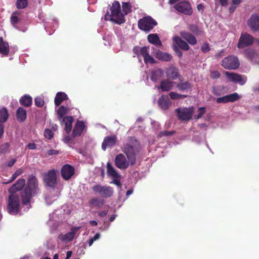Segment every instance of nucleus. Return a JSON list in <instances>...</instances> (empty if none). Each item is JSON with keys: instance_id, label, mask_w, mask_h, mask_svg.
Listing matches in <instances>:
<instances>
[{"instance_id": "17", "label": "nucleus", "mask_w": 259, "mask_h": 259, "mask_svg": "<svg viewBox=\"0 0 259 259\" xmlns=\"http://www.w3.org/2000/svg\"><path fill=\"white\" fill-rule=\"evenodd\" d=\"M80 227H72L70 231L65 235H61L59 236V238L65 242H69L72 241L74 238L75 234L78 230L80 229Z\"/></svg>"}, {"instance_id": "31", "label": "nucleus", "mask_w": 259, "mask_h": 259, "mask_svg": "<svg viewBox=\"0 0 259 259\" xmlns=\"http://www.w3.org/2000/svg\"><path fill=\"white\" fill-rule=\"evenodd\" d=\"M176 87L181 91H188L191 90L192 84L189 81H186L177 83Z\"/></svg>"}, {"instance_id": "18", "label": "nucleus", "mask_w": 259, "mask_h": 259, "mask_svg": "<svg viewBox=\"0 0 259 259\" xmlns=\"http://www.w3.org/2000/svg\"><path fill=\"white\" fill-rule=\"evenodd\" d=\"M172 41L174 47L177 46L184 51H188L190 49V47L188 44L178 36L173 37Z\"/></svg>"}, {"instance_id": "3", "label": "nucleus", "mask_w": 259, "mask_h": 259, "mask_svg": "<svg viewBox=\"0 0 259 259\" xmlns=\"http://www.w3.org/2000/svg\"><path fill=\"white\" fill-rule=\"evenodd\" d=\"M111 14L105 15V19L106 20H110L117 24H122L125 22L123 13L121 11L120 5L118 1L114 2L110 8Z\"/></svg>"}, {"instance_id": "61", "label": "nucleus", "mask_w": 259, "mask_h": 259, "mask_svg": "<svg viewBox=\"0 0 259 259\" xmlns=\"http://www.w3.org/2000/svg\"><path fill=\"white\" fill-rule=\"evenodd\" d=\"M16 162V160L15 159H12L10 161H9L8 163V165L9 167L12 166Z\"/></svg>"}, {"instance_id": "47", "label": "nucleus", "mask_w": 259, "mask_h": 259, "mask_svg": "<svg viewBox=\"0 0 259 259\" xmlns=\"http://www.w3.org/2000/svg\"><path fill=\"white\" fill-rule=\"evenodd\" d=\"M34 102H35V105L37 107H42L44 104V100L41 98L39 97H36L35 99Z\"/></svg>"}, {"instance_id": "28", "label": "nucleus", "mask_w": 259, "mask_h": 259, "mask_svg": "<svg viewBox=\"0 0 259 259\" xmlns=\"http://www.w3.org/2000/svg\"><path fill=\"white\" fill-rule=\"evenodd\" d=\"M245 54L247 58L253 60L258 57L259 52L256 50L249 48L245 51Z\"/></svg>"}, {"instance_id": "4", "label": "nucleus", "mask_w": 259, "mask_h": 259, "mask_svg": "<svg viewBox=\"0 0 259 259\" xmlns=\"http://www.w3.org/2000/svg\"><path fill=\"white\" fill-rule=\"evenodd\" d=\"M20 206L19 197L17 194L12 193L9 197L8 209L11 214H16L18 212Z\"/></svg>"}, {"instance_id": "16", "label": "nucleus", "mask_w": 259, "mask_h": 259, "mask_svg": "<svg viewBox=\"0 0 259 259\" xmlns=\"http://www.w3.org/2000/svg\"><path fill=\"white\" fill-rule=\"evenodd\" d=\"M165 73L167 78L170 80H175L180 76L178 69L174 66L167 68Z\"/></svg>"}, {"instance_id": "15", "label": "nucleus", "mask_w": 259, "mask_h": 259, "mask_svg": "<svg viewBox=\"0 0 259 259\" xmlns=\"http://www.w3.org/2000/svg\"><path fill=\"white\" fill-rule=\"evenodd\" d=\"M74 174V168L73 166L66 164L62 167L61 175L64 180H69Z\"/></svg>"}, {"instance_id": "36", "label": "nucleus", "mask_w": 259, "mask_h": 259, "mask_svg": "<svg viewBox=\"0 0 259 259\" xmlns=\"http://www.w3.org/2000/svg\"><path fill=\"white\" fill-rule=\"evenodd\" d=\"M9 117V114L6 108H3L0 110V123L6 122Z\"/></svg>"}, {"instance_id": "19", "label": "nucleus", "mask_w": 259, "mask_h": 259, "mask_svg": "<svg viewBox=\"0 0 259 259\" xmlns=\"http://www.w3.org/2000/svg\"><path fill=\"white\" fill-rule=\"evenodd\" d=\"M248 25L253 31L259 30V16L253 14L248 21Z\"/></svg>"}, {"instance_id": "2", "label": "nucleus", "mask_w": 259, "mask_h": 259, "mask_svg": "<svg viewBox=\"0 0 259 259\" xmlns=\"http://www.w3.org/2000/svg\"><path fill=\"white\" fill-rule=\"evenodd\" d=\"M139 144L133 137H131L128 142L121 147V151L126 155L131 165H134L136 160V154L139 151Z\"/></svg>"}, {"instance_id": "45", "label": "nucleus", "mask_w": 259, "mask_h": 259, "mask_svg": "<svg viewBox=\"0 0 259 259\" xmlns=\"http://www.w3.org/2000/svg\"><path fill=\"white\" fill-rule=\"evenodd\" d=\"M23 172V169L22 168H19L17 169L12 175L11 179L9 182L6 183V184L10 183L14 181L19 176L21 175Z\"/></svg>"}, {"instance_id": "39", "label": "nucleus", "mask_w": 259, "mask_h": 259, "mask_svg": "<svg viewBox=\"0 0 259 259\" xmlns=\"http://www.w3.org/2000/svg\"><path fill=\"white\" fill-rule=\"evenodd\" d=\"M189 29L196 35H202L204 33L203 31L199 28L196 25H190L189 27Z\"/></svg>"}, {"instance_id": "40", "label": "nucleus", "mask_w": 259, "mask_h": 259, "mask_svg": "<svg viewBox=\"0 0 259 259\" xmlns=\"http://www.w3.org/2000/svg\"><path fill=\"white\" fill-rule=\"evenodd\" d=\"M90 203L96 207L100 208L104 203V200L95 197L91 200Z\"/></svg>"}, {"instance_id": "34", "label": "nucleus", "mask_w": 259, "mask_h": 259, "mask_svg": "<svg viewBox=\"0 0 259 259\" xmlns=\"http://www.w3.org/2000/svg\"><path fill=\"white\" fill-rule=\"evenodd\" d=\"M16 117L19 121H24L26 117V111L22 107H19L16 112Z\"/></svg>"}, {"instance_id": "5", "label": "nucleus", "mask_w": 259, "mask_h": 259, "mask_svg": "<svg viewBox=\"0 0 259 259\" xmlns=\"http://www.w3.org/2000/svg\"><path fill=\"white\" fill-rule=\"evenodd\" d=\"M92 189L95 193L105 198L111 197L114 193L113 189L108 186L97 184L94 186Z\"/></svg>"}, {"instance_id": "14", "label": "nucleus", "mask_w": 259, "mask_h": 259, "mask_svg": "<svg viewBox=\"0 0 259 259\" xmlns=\"http://www.w3.org/2000/svg\"><path fill=\"white\" fill-rule=\"evenodd\" d=\"M116 141L117 137L115 135L105 137L102 144V149L105 151L107 148H112L115 146Z\"/></svg>"}, {"instance_id": "60", "label": "nucleus", "mask_w": 259, "mask_h": 259, "mask_svg": "<svg viewBox=\"0 0 259 259\" xmlns=\"http://www.w3.org/2000/svg\"><path fill=\"white\" fill-rule=\"evenodd\" d=\"M174 50L177 52L178 55L179 57H182V53L179 50L177 46L174 47Z\"/></svg>"}, {"instance_id": "51", "label": "nucleus", "mask_w": 259, "mask_h": 259, "mask_svg": "<svg viewBox=\"0 0 259 259\" xmlns=\"http://www.w3.org/2000/svg\"><path fill=\"white\" fill-rule=\"evenodd\" d=\"M210 77L212 79H217L220 77V73L218 71H212Z\"/></svg>"}, {"instance_id": "55", "label": "nucleus", "mask_w": 259, "mask_h": 259, "mask_svg": "<svg viewBox=\"0 0 259 259\" xmlns=\"http://www.w3.org/2000/svg\"><path fill=\"white\" fill-rule=\"evenodd\" d=\"M169 96L171 99H178L179 94L172 92L169 93Z\"/></svg>"}, {"instance_id": "32", "label": "nucleus", "mask_w": 259, "mask_h": 259, "mask_svg": "<svg viewBox=\"0 0 259 259\" xmlns=\"http://www.w3.org/2000/svg\"><path fill=\"white\" fill-rule=\"evenodd\" d=\"M67 99V96L63 92H59L57 94L55 98V104L56 106H59L61 103Z\"/></svg>"}, {"instance_id": "10", "label": "nucleus", "mask_w": 259, "mask_h": 259, "mask_svg": "<svg viewBox=\"0 0 259 259\" xmlns=\"http://www.w3.org/2000/svg\"><path fill=\"white\" fill-rule=\"evenodd\" d=\"M225 73L227 78L230 81L235 83H238L240 85H244L247 81V78L245 76H241L237 73L230 72L229 71H226Z\"/></svg>"}, {"instance_id": "1", "label": "nucleus", "mask_w": 259, "mask_h": 259, "mask_svg": "<svg viewBox=\"0 0 259 259\" xmlns=\"http://www.w3.org/2000/svg\"><path fill=\"white\" fill-rule=\"evenodd\" d=\"M39 192L37 178L33 176L29 177L26 186L22 192V200L24 204H27L31 198Z\"/></svg>"}, {"instance_id": "27", "label": "nucleus", "mask_w": 259, "mask_h": 259, "mask_svg": "<svg viewBox=\"0 0 259 259\" xmlns=\"http://www.w3.org/2000/svg\"><path fill=\"white\" fill-rule=\"evenodd\" d=\"M163 74V71L162 69L159 68L155 69L151 72L150 78L153 81L156 82L162 77Z\"/></svg>"}, {"instance_id": "64", "label": "nucleus", "mask_w": 259, "mask_h": 259, "mask_svg": "<svg viewBox=\"0 0 259 259\" xmlns=\"http://www.w3.org/2000/svg\"><path fill=\"white\" fill-rule=\"evenodd\" d=\"M243 0H233L232 1V4L234 6L235 5H238L241 3H242Z\"/></svg>"}, {"instance_id": "56", "label": "nucleus", "mask_w": 259, "mask_h": 259, "mask_svg": "<svg viewBox=\"0 0 259 259\" xmlns=\"http://www.w3.org/2000/svg\"><path fill=\"white\" fill-rule=\"evenodd\" d=\"M58 153V151L55 150H49L48 151L47 154L48 155H56Z\"/></svg>"}, {"instance_id": "21", "label": "nucleus", "mask_w": 259, "mask_h": 259, "mask_svg": "<svg viewBox=\"0 0 259 259\" xmlns=\"http://www.w3.org/2000/svg\"><path fill=\"white\" fill-rule=\"evenodd\" d=\"M175 83V82L170 81V79H164L161 81L160 85L157 88L160 89L162 91L167 92L173 88Z\"/></svg>"}, {"instance_id": "50", "label": "nucleus", "mask_w": 259, "mask_h": 259, "mask_svg": "<svg viewBox=\"0 0 259 259\" xmlns=\"http://www.w3.org/2000/svg\"><path fill=\"white\" fill-rule=\"evenodd\" d=\"M216 102L218 103H223V104H225V103H228V100H227V96L218 98L216 99Z\"/></svg>"}, {"instance_id": "41", "label": "nucleus", "mask_w": 259, "mask_h": 259, "mask_svg": "<svg viewBox=\"0 0 259 259\" xmlns=\"http://www.w3.org/2000/svg\"><path fill=\"white\" fill-rule=\"evenodd\" d=\"M225 89L224 86L214 87L212 88V93L216 96H220L225 93Z\"/></svg>"}, {"instance_id": "43", "label": "nucleus", "mask_w": 259, "mask_h": 259, "mask_svg": "<svg viewBox=\"0 0 259 259\" xmlns=\"http://www.w3.org/2000/svg\"><path fill=\"white\" fill-rule=\"evenodd\" d=\"M68 110V108L64 106H61L60 107V108L58 109L57 111V114L59 117V120H61V119L63 117V116L66 114Z\"/></svg>"}, {"instance_id": "62", "label": "nucleus", "mask_w": 259, "mask_h": 259, "mask_svg": "<svg viewBox=\"0 0 259 259\" xmlns=\"http://www.w3.org/2000/svg\"><path fill=\"white\" fill-rule=\"evenodd\" d=\"M71 140L72 138L69 136H66L64 139V141L65 143H69L71 141Z\"/></svg>"}, {"instance_id": "33", "label": "nucleus", "mask_w": 259, "mask_h": 259, "mask_svg": "<svg viewBox=\"0 0 259 259\" xmlns=\"http://www.w3.org/2000/svg\"><path fill=\"white\" fill-rule=\"evenodd\" d=\"M9 52V46L7 42H5L2 37L0 38V53L4 55H7Z\"/></svg>"}, {"instance_id": "37", "label": "nucleus", "mask_w": 259, "mask_h": 259, "mask_svg": "<svg viewBox=\"0 0 259 259\" xmlns=\"http://www.w3.org/2000/svg\"><path fill=\"white\" fill-rule=\"evenodd\" d=\"M227 96L228 102H234L240 100L242 96L239 95L237 93H234Z\"/></svg>"}, {"instance_id": "48", "label": "nucleus", "mask_w": 259, "mask_h": 259, "mask_svg": "<svg viewBox=\"0 0 259 259\" xmlns=\"http://www.w3.org/2000/svg\"><path fill=\"white\" fill-rule=\"evenodd\" d=\"M144 60L146 64H152L155 62L154 59L150 56L149 54L144 58Z\"/></svg>"}, {"instance_id": "59", "label": "nucleus", "mask_w": 259, "mask_h": 259, "mask_svg": "<svg viewBox=\"0 0 259 259\" xmlns=\"http://www.w3.org/2000/svg\"><path fill=\"white\" fill-rule=\"evenodd\" d=\"M108 210H103L99 212V215L100 217H103L106 216L108 213Z\"/></svg>"}, {"instance_id": "42", "label": "nucleus", "mask_w": 259, "mask_h": 259, "mask_svg": "<svg viewBox=\"0 0 259 259\" xmlns=\"http://www.w3.org/2000/svg\"><path fill=\"white\" fill-rule=\"evenodd\" d=\"M122 13L124 16L127 15L131 11V5L129 3H122Z\"/></svg>"}, {"instance_id": "49", "label": "nucleus", "mask_w": 259, "mask_h": 259, "mask_svg": "<svg viewBox=\"0 0 259 259\" xmlns=\"http://www.w3.org/2000/svg\"><path fill=\"white\" fill-rule=\"evenodd\" d=\"M44 136L48 139H51L54 136L53 132L49 129H46L44 131Z\"/></svg>"}, {"instance_id": "26", "label": "nucleus", "mask_w": 259, "mask_h": 259, "mask_svg": "<svg viewBox=\"0 0 259 259\" xmlns=\"http://www.w3.org/2000/svg\"><path fill=\"white\" fill-rule=\"evenodd\" d=\"M148 41L156 47L162 46V43L158 35L156 34H150L147 36Z\"/></svg>"}, {"instance_id": "7", "label": "nucleus", "mask_w": 259, "mask_h": 259, "mask_svg": "<svg viewBox=\"0 0 259 259\" xmlns=\"http://www.w3.org/2000/svg\"><path fill=\"white\" fill-rule=\"evenodd\" d=\"M240 63L237 57L230 56L225 58L222 61V65L227 69H236L239 66Z\"/></svg>"}, {"instance_id": "25", "label": "nucleus", "mask_w": 259, "mask_h": 259, "mask_svg": "<svg viewBox=\"0 0 259 259\" xmlns=\"http://www.w3.org/2000/svg\"><path fill=\"white\" fill-rule=\"evenodd\" d=\"M84 128V124L82 121H78L74 127L72 135L74 137L80 136Z\"/></svg>"}, {"instance_id": "35", "label": "nucleus", "mask_w": 259, "mask_h": 259, "mask_svg": "<svg viewBox=\"0 0 259 259\" xmlns=\"http://www.w3.org/2000/svg\"><path fill=\"white\" fill-rule=\"evenodd\" d=\"M21 105L28 107L32 104V98L29 95H24L20 99Z\"/></svg>"}, {"instance_id": "11", "label": "nucleus", "mask_w": 259, "mask_h": 259, "mask_svg": "<svg viewBox=\"0 0 259 259\" xmlns=\"http://www.w3.org/2000/svg\"><path fill=\"white\" fill-rule=\"evenodd\" d=\"M57 170L52 169L44 175V181L47 186L54 187L57 182Z\"/></svg>"}, {"instance_id": "8", "label": "nucleus", "mask_w": 259, "mask_h": 259, "mask_svg": "<svg viewBox=\"0 0 259 259\" xmlns=\"http://www.w3.org/2000/svg\"><path fill=\"white\" fill-rule=\"evenodd\" d=\"M115 165L119 169H125L128 168L131 163L127 157L122 153L118 154L115 157Z\"/></svg>"}, {"instance_id": "52", "label": "nucleus", "mask_w": 259, "mask_h": 259, "mask_svg": "<svg viewBox=\"0 0 259 259\" xmlns=\"http://www.w3.org/2000/svg\"><path fill=\"white\" fill-rule=\"evenodd\" d=\"M174 133H175L174 131H170V132L163 131V132H160L158 136L160 137H164V136H169L172 135Z\"/></svg>"}, {"instance_id": "23", "label": "nucleus", "mask_w": 259, "mask_h": 259, "mask_svg": "<svg viewBox=\"0 0 259 259\" xmlns=\"http://www.w3.org/2000/svg\"><path fill=\"white\" fill-rule=\"evenodd\" d=\"M158 103L159 107L163 110L167 109L171 105V102L167 96H161L158 99Z\"/></svg>"}, {"instance_id": "30", "label": "nucleus", "mask_w": 259, "mask_h": 259, "mask_svg": "<svg viewBox=\"0 0 259 259\" xmlns=\"http://www.w3.org/2000/svg\"><path fill=\"white\" fill-rule=\"evenodd\" d=\"M63 121L65 122V130L67 134H69L72 130V124L73 121V119L71 116H66L63 119Z\"/></svg>"}, {"instance_id": "6", "label": "nucleus", "mask_w": 259, "mask_h": 259, "mask_svg": "<svg viewBox=\"0 0 259 259\" xmlns=\"http://www.w3.org/2000/svg\"><path fill=\"white\" fill-rule=\"evenodd\" d=\"M156 25V21L149 16L144 17L138 21L139 28L147 32L150 31Z\"/></svg>"}, {"instance_id": "9", "label": "nucleus", "mask_w": 259, "mask_h": 259, "mask_svg": "<svg viewBox=\"0 0 259 259\" xmlns=\"http://www.w3.org/2000/svg\"><path fill=\"white\" fill-rule=\"evenodd\" d=\"M177 112L178 117L181 120H190L192 114L194 112V108L193 107L189 108H179L176 110Z\"/></svg>"}, {"instance_id": "38", "label": "nucleus", "mask_w": 259, "mask_h": 259, "mask_svg": "<svg viewBox=\"0 0 259 259\" xmlns=\"http://www.w3.org/2000/svg\"><path fill=\"white\" fill-rule=\"evenodd\" d=\"M19 14V13L18 12H13L11 16V23L14 27L18 29L17 24L20 21L19 18L17 16V14Z\"/></svg>"}, {"instance_id": "54", "label": "nucleus", "mask_w": 259, "mask_h": 259, "mask_svg": "<svg viewBox=\"0 0 259 259\" xmlns=\"http://www.w3.org/2000/svg\"><path fill=\"white\" fill-rule=\"evenodd\" d=\"M203 53H206L209 51V47L207 44H203L201 48Z\"/></svg>"}, {"instance_id": "58", "label": "nucleus", "mask_w": 259, "mask_h": 259, "mask_svg": "<svg viewBox=\"0 0 259 259\" xmlns=\"http://www.w3.org/2000/svg\"><path fill=\"white\" fill-rule=\"evenodd\" d=\"M112 183L115 184L118 187H121V183L119 180L114 179L113 180Z\"/></svg>"}, {"instance_id": "12", "label": "nucleus", "mask_w": 259, "mask_h": 259, "mask_svg": "<svg viewBox=\"0 0 259 259\" xmlns=\"http://www.w3.org/2000/svg\"><path fill=\"white\" fill-rule=\"evenodd\" d=\"M175 9L179 12L185 15H190L192 13V10L189 3L183 1L175 5Z\"/></svg>"}, {"instance_id": "24", "label": "nucleus", "mask_w": 259, "mask_h": 259, "mask_svg": "<svg viewBox=\"0 0 259 259\" xmlns=\"http://www.w3.org/2000/svg\"><path fill=\"white\" fill-rule=\"evenodd\" d=\"M154 55L158 59L163 61H169L171 58L172 56L169 54L164 53L160 50H157L154 53Z\"/></svg>"}, {"instance_id": "13", "label": "nucleus", "mask_w": 259, "mask_h": 259, "mask_svg": "<svg viewBox=\"0 0 259 259\" xmlns=\"http://www.w3.org/2000/svg\"><path fill=\"white\" fill-rule=\"evenodd\" d=\"M253 38L249 34L245 33L242 34L238 44V47L239 49L244 48L249 45H252Z\"/></svg>"}, {"instance_id": "22", "label": "nucleus", "mask_w": 259, "mask_h": 259, "mask_svg": "<svg viewBox=\"0 0 259 259\" xmlns=\"http://www.w3.org/2000/svg\"><path fill=\"white\" fill-rule=\"evenodd\" d=\"M26 181L24 179H19L10 189L9 192L10 193H15V191L21 190L25 185Z\"/></svg>"}, {"instance_id": "29", "label": "nucleus", "mask_w": 259, "mask_h": 259, "mask_svg": "<svg viewBox=\"0 0 259 259\" xmlns=\"http://www.w3.org/2000/svg\"><path fill=\"white\" fill-rule=\"evenodd\" d=\"M107 175L109 176L112 177L114 178H118L120 177L117 170L110 164V162L107 163Z\"/></svg>"}, {"instance_id": "20", "label": "nucleus", "mask_w": 259, "mask_h": 259, "mask_svg": "<svg viewBox=\"0 0 259 259\" xmlns=\"http://www.w3.org/2000/svg\"><path fill=\"white\" fill-rule=\"evenodd\" d=\"M180 35L190 45L193 46L197 44L196 38L190 32L182 31L180 32Z\"/></svg>"}, {"instance_id": "53", "label": "nucleus", "mask_w": 259, "mask_h": 259, "mask_svg": "<svg viewBox=\"0 0 259 259\" xmlns=\"http://www.w3.org/2000/svg\"><path fill=\"white\" fill-rule=\"evenodd\" d=\"M198 111H199V113H198V114L196 116V118L197 119L200 118L202 116L203 114L205 113L206 111H205V108H204V107H200V108H198Z\"/></svg>"}, {"instance_id": "63", "label": "nucleus", "mask_w": 259, "mask_h": 259, "mask_svg": "<svg viewBox=\"0 0 259 259\" xmlns=\"http://www.w3.org/2000/svg\"><path fill=\"white\" fill-rule=\"evenodd\" d=\"M28 148L29 149H35L36 148V145L34 143H29L27 145Z\"/></svg>"}, {"instance_id": "44", "label": "nucleus", "mask_w": 259, "mask_h": 259, "mask_svg": "<svg viewBox=\"0 0 259 259\" xmlns=\"http://www.w3.org/2000/svg\"><path fill=\"white\" fill-rule=\"evenodd\" d=\"M28 5L27 0H17L16 3V7L18 9H24Z\"/></svg>"}, {"instance_id": "46", "label": "nucleus", "mask_w": 259, "mask_h": 259, "mask_svg": "<svg viewBox=\"0 0 259 259\" xmlns=\"http://www.w3.org/2000/svg\"><path fill=\"white\" fill-rule=\"evenodd\" d=\"M149 48L147 47H143L140 49V55L143 58L149 54L148 52Z\"/></svg>"}, {"instance_id": "57", "label": "nucleus", "mask_w": 259, "mask_h": 259, "mask_svg": "<svg viewBox=\"0 0 259 259\" xmlns=\"http://www.w3.org/2000/svg\"><path fill=\"white\" fill-rule=\"evenodd\" d=\"M236 9V6H235L233 5H231L229 8V13H233L235 11Z\"/></svg>"}]
</instances>
